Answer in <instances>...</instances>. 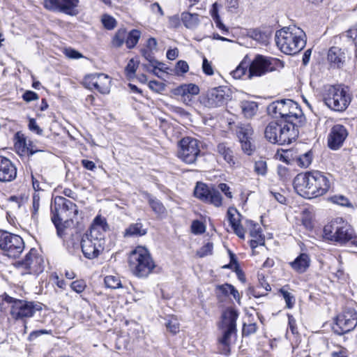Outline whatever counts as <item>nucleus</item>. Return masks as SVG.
<instances>
[{
  "mask_svg": "<svg viewBox=\"0 0 357 357\" xmlns=\"http://www.w3.org/2000/svg\"><path fill=\"white\" fill-rule=\"evenodd\" d=\"M331 187V175L320 171L298 174L294 179V188L297 193L307 199L326 194Z\"/></svg>",
  "mask_w": 357,
  "mask_h": 357,
  "instance_id": "1",
  "label": "nucleus"
},
{
  "mask_svg": "<svg viewBox=\"0 0 357 357\" xmlns=\"http://www.w3.org/2000/svg\"><path fill=\"white\" fill-rule=\"evenodd\" d=\"M109 229L105 218L97 215L90 227L89 233L83 236L81 241L84 256L93 259L100 255L105 244V233Z\"/></svg>",
  "mask_w": 357,
  "mask_h": 357,
  "instance_id": "2",
  "label": "nucleus"
},
{
  "mask_svg": "<svg viewBox=\"0 0 357 357\" xmlns=\"http://www.w3.org/2000/svg\"><path fill=\"white\" fill-rule=\"evenodd\" d=\"M275 40L277 46L284 54L294 55L305 46V33L296 26L284 27L276 31Z\"/></svg>",
  "mask_w": 357,
  "mask_h": 357,
  "instance_id": "3",
  "label": "nucleus"
},
{
  "mask_svg": "<svg viewBox=\"0 0 357 357\" xmlns=\"http://www.w3.org/2000/svg\"><path fill=\"white\" fill-rule=\"evenodd\" d=\"M238 317V312L233 308H227L222 314L218 324L222 334L218 337V349L222 355L229 356L231 354L232 339L236 337Z\"/></svg>",
  "mask_w": 357,
  "mask_h": 357,
  "instance_id": "4",
  "label": "nucleus"
},
{
  "mask_svg": "<svg viewBox=\"0 0 357 357\" xmlns=\"http://www.w3.org/2000/svg\"><path fill=\"white\" fill-rule=\"evenodd\" d=\"M267 112L273 118H280V122L293 123L292 124L298 128L305 119L303 113L298 105L290 99L273 102L268 106Z\"/></svg>",
  "mask_w": 357,
  "mask_h": 357,
  "instance_id": "5",
  "label": "nucleus"
},
{
  "mask_svg": "<svg viewBox=\"0 0 357 357\" xmlns=\"http://www.w3.org/2000/svg\"><path fill=\"white\" fill-rule=\"evenodd\" d=\"M293 123L272 121L265 129V137L271 143L279 145L289 144L298 136V128Z\"/></svg>",
  "mask_w": 357,
  "mask_h": 357,
  "instance_id": "6",
  "label": "nucleus"
},
{
  "mask_svg": "<svg viewBox=\"0 0 357 357\" xmlns=\"http://www.w3.org/2000/svg\"><path fill=\"white\" fill-rule=\"evenodd\" d=\"M323 100L330 109L342 112L350 105L351 95L349 88L344 85H330L325 88Z\"/></svg>",
  "mask_w": 357,
  "mask_h": 357,
  "instance_id": "7",
  "label": "nucleus"
},
{
  "mask_svg": "<svg viewBox=\"0 0 357 357\" xmlns=\"http://www.w3.org/2000/svg\"><path fill=\"white\" fill-rule=\"evenodd\" d=\"M52 220L57 229L58 235L61 236V225L63 222L73 221L78 214V208L75 204L62 197L55 199L52 206Z\"/></svg>",
  "mask_w": 357,
  "mask_h": 357,
  "instance_id": "8",
  "label": "nucleus"
},
{
  "mask_svg": "<svg viewBox=\"0 0 357 357\" xmlns=\"http://www.w3.org/2000/svg\"><path fill=\"white\" fill-rule=\"evenodd\" d=\"M325 238L340 244H344L356 238L354 229L342 218L331 220L324 228Z\"/></svg>",
  "mask_w": 357,
  "mask_h": 357,
  "instance_id": "9",
  "label": "nucleus"
},
{
  "mask_svg": "<svg viewBox=\"0 0 357 357\" xmlns=\"http://www.w3.org/2000/svg\"><path fill=\"white\" fill-rule=\"evenodd\" d=\"M128 261L131 271L139 278L146 277L155 266L149 250L142 246L131 252Z\"/></svg>",
  "mask_w": 357,
  "mask_h": 357,
  "instance_id": "10",
  "label": "nucleus"
},
{
  "mask_svg": "<svg viewBox=\"0 0 357 357\" xmlns=\"http://www.w3.org/2000/svg\"><path fill=\"white\" fill-rule=\"evenodd\" d=\"M22 275H39L44 271V259L36 248H31L24 259L15 263Z\"/></svg>",
  "mask_w": 357,
  "mask_h": 357,
  "instance_id": "11",
  "label": "nucleus"
},
{
  "mask_svg": "<svg viewBox=\"0 0 357 357\" xmlns=\"http://www.w3.org/2000/svg\"><path fill=\"white\" fill-rule=\"evenodd\" d=\"M200 152V142L195 138L185 137L178 142V157L187 164H193Z\"/></svg>",
  "mask_w": 357,
  "mask_h": 357,
  "instance_id": "12",
  "label": "nucleus"
},
{
  "mask_svg": "<svg viewBox=\"0 0 357 357\" xmlns=\"http://www.w3.org/2000/svg\"><path fill=\"white\" fill-rule=\"evenodd\" d=\"M0 249L8 257L16 258L23 252L24 243L18 235L8 232L0 233Z\"/></svg>",
  "mask_w": 357,
  "mask_h": 357,
  "instance_id": "13",
  "label": "nucleus"
},
{
  "mask_svg": "<svg viewBox=\"0 0 357 357\" xmlns=\"http://www.w3.org/2000/svg\"><path fill=\"white\" fill-rule=\"evenodd\" d=\"M7 301L12 303L10 314L12 318L16 320L31 317L37 311L41 310L39 304L33 302L13 299L11 297H9Z\"/></svg>",
  "mask_w": 357,
  "mask_h": 357,
  "instance_id": "14",
  "label": "nucleus"
},
{
  "mask_svg": "<svg viewBox=\"0 0 357 357\" xmlns=\"http://www.w3.org/2000/svg\"><path fill=\"white\" fill-rule=\"evenodd\" d=\"M229 99L228 89L223 86L211 89L202 98V103L207 107H222Z\"/></svg>",
  "mask_w": 357,
  "mask_h": 357,
  "instance_id": "15",
  "label": "nucleus"
},
{
  "mask_svg": "<svg viewBox=\"0 0 357 357\" xmlns=\"http://www.w3.org/2000/svg\"><path fill=\"white\" fill-rule=\"evenodd\" d=\"M356 325L357 312L353 309H347L337 317L333 330L337 334H344L351 331Z\"/></svg>",
  "mask_w": 357,
  "mask_h": 357,
  "instance_id": "16",
  "label": "nucleus"
},
{
  "mask_svg": "<svg viewBox=\"0 0 357 357\" xmlns=\"http://www.w3.org/2000/svg\"><path fill=\"white\" fill-rule=\"evenodd\" d=\"M85 86L91 90L96 89L102 94H107L110 91L111 78L104 73H93L85 76Z\"/></svg>",
  "mask_w": 357,
  "mask_h": 357,
  "instance_id": "17",
  "label": "nucleus"
},
{
  "mask_svg": "<svg viewBox=\"0 0 357 357\" xmlns=\"http://www.w3.org/2000/svg\"><path fill=\"white\" fill-rule=\"evenodd\" d=\"M195 196L200 200L219 207L222 205V196L215 188L198 182L194 190Z\"/></svg>",
  "mask_w": 357,
  "mask_h": 357,
  "instance_id": "18",
  "label": "nucleus"
},
{
  "mask_svg": "<svg viewBox=\"0 0 357 357\" xmlns=\"http://www.w3.org/2000/svg\"><path fill=\"white\" fill-rule=\"evenodd\" d=\"M273 59L258 54L250 61L249 60V70L248 78L252 79L254 77H261L269 71L273 70L272 62Z\"/></svg>",
  "mask_w": 357,
  "mask_h": 357,
  "instance_id": "19",
  "label": "nucleus"
},
{
  "mask_svg": "<svg viewBox=\"0 0 357 357\" xmlns=\"http://www.w3.org/2000/svg\"><path fill=\"white\" fill-rule=\"evenodd\" d=\"M347 128L342 124H335L330 130L327 137L328 146L332 150H338L347 138Z\"/></svg>",
  "mask_w": 357,
  "mask_h": 357,
  "instance_id": "20",
  "label": "nucleus"
},
{
  "mask_svg": "<svg viewBox=\"0 0 357 357\" xmlns=\"http://www.w3.org/2000/svg\"><path fill=\"white\" fill-rule=\"evenodd\" d=\"M17 176V168L6 157L0 155V181L10 182Z\"/></svg>",
  "mask_w": 357,
  "mask_h": 357,
  "instance_id": "21",
  "label": "nucleus"
},
{
  "mask_svg": "<svg viewBox=\"0 0 357 357\" xmlns=\"http://www.w3.org/2000/svg\"><path fill=\"white\" fill-rule=\"evenodd\" d=\"M14 147L16 152L20 155H33L38 151L32 147V142L27 141L23 134L17 132L15 136Z\"/></svg>",
  "mask_w": 357,
  "mask_h": 357,
  "instance_id": "22",
  "label": "nucleus"
},
{
  "mask_svg": "<svg viewBox=\"0 0 357 357\" xmlns=\"http://www.w3.org/2000/svg\"><path fill=\"white\" fill-rule=\"evenodd\" d=\"M241 215L233 207H230L227 210V219L231 226L234 233L241 238L245 237V230L241 225Z\"/></svg>",
  "mask_w": 357,
  "mask_h": 357,
  "instance_id": "23",
  "label": "nucleus"
},
{
  "mask_svg": "<svg viewBox=\"0 0 357 357\" xmlns=\"http://www.w3.org/2000/svg\"><path fill=\"white\" fill-rule=\"evenodd\" d=\"M328 61L333 68H341L346 61L345 50L338 47H331L327 55Z\"/></svg>",
  "mask_w": 357,
  "mask_h": 357,
  "instance_id": "24",
  "label": "nucleus"
},
{
  "mask_svg": "<svg viewBox=\"0 0 357 357\" xmlns=\"http://www.w3.org/2000/svg\"><path fill=\"white\" fill-rule=\"evenodd\" d=\"M247 226L250 227V234L252 237L250 245L252 250L259 245H264L265 240L261 234V228L259 225L252 220H248Z\"/></svg>",
  "mask_w": 357,
  "mask_h": 357,
  "instance_id": "25",
  "label": "nucleus"
},
{
  "mask_svg": "<svg viewBox=\"0 0 357 357\" xmlns=\"http://www.w3.org/2000/svg\"><path fill=\"white\" fill-rule=\"evenodd\" d=\"M310 259L305 253L300 254L294 261L289 262L291 268L298 273H303L309 268Z\"/></svg>",
  "mask_w": 357,
  "mask_h": 357,
  "instance_id": "26",
  "label": "nucleus"
},
{
  "mask_svg": "<svg viewBox=\"0 0 357 357\" xmlns=\"http://www.w3.org/2000/svg\"><path fill=\"white\" fill-rule=\"evenodd\" d=\"M199 88L195 84H182L174 89V94L182 97L184 101L190 100V96L197 95Z\"/></svg>",
  "mask_w": 357,
  "mask_h": 357,
  "instance_id": "27",
  "label": "nucleus"
},
{
  "mask_svg": "<svg viewBox=\"0 0 357 357\" xmlns=\"http://www.w3.org/2000/svg\"><path fill=\"white\" fill-rule=\"evenodd\" d=\"M217 151L221 155L225 162L230 166L235 164L234 156L231 149L225 143H220L217 146Z\"/></svg>",
  "mask_w": 357,
  "mask_h": 357,
  "instance_id": "28",
  "label": "nucleus"
},
{
  "mask_svg": "<svg viewBox=\"0 0 357 357\" xmlns=\"http://www.w3.org/2000/svg\"><path fill=\"white\" fill-rule=\"evenodd\" d=\"M181 20L184 26L188 29H194L199 23V15L197 13L183 12L181 15Z\"/></svg>",
  "mask_w": 357,
  "mask_h": 357,
  "instance_id": "29",
  "label": "nucleus"
},
{
  "mask_svg": "<svg viewBox=\"0 0 357 357\" xmlns=\"http://www.w3.org/2000/svg\"><path fill=\"white\" fill-rule=\"evenodd\" d=\"M79 0H61V12L69 15H76Z\"/></svg>",
  "mask_w": 357,
  "mask_h": 357,
  "instance_id": "30",
  "label": "nucleus"
},
{
  "mask_svg": "<svg viewBox=\"0 0 357 357\" xmlns=\"http://www.w3.org/2000/svg\"><path fill=\"white\" fill-rule=\"evenodd\" d=\"M146 234V229L143 228V225L140 222L131 224L124 232V236H141Z\"/></svg>",
  "mask_w": 357,
  "mask_h": 357,
  "instance_id": "31",
  "label": "nucleus"
},
{
  "mask_svg": "<svg viewBox=\"0 0 357 357\" xmlns=\"http://www.w3.org/2000/svg\"><path fill=\"white\" fill-rule=\"evenodd\" d=\"M249 59L245 56L236 68L231 73L234 79H238L243 76H248V68H249Z\"/></svg>",
  "mask_w": 357,
  "mask_h": 357,
  "instance_id": "32",
  "label": "nucleus"
},
{
  "mask_svg": "<svg viewBox=\"0 0 357 357\" xmlns=\"http://www.w3.org/2000/svg\"><path fill=\"white\" fill-rule=\"evenodd\" d=\"M242 113L247 118L253 116L257 111V105L252 101H243L241 102Z\"/></svg>",
  "mask_w": 357,
  "mask_h": 357,
  "instance_id": "33",
  "label": "nucleus"
},
{
  "mask_svg": "<svg viewBox=\"0 0 357 357\" xmlns=\"http://www.w3.org/2000/svg\"><path fill=\"white\" fill-rule=\"evenodd\" d=\"M252 134L253 130L250 124H243L238 128L237 135L239 140L252 139Z\"/></svg>",
  "mask_w": 357,
  "mask_h": 357,
  "instance_id": "34",
  "label": "nucleus"
},
{
  "mask_svg": "<svg viewBox=\"0 0 357 357\" xmlns=\"http://www.w3.org/2000/svg\"><path fill=\"white\" fill-rule=\"evenodd\" d=\"M141 36V32L137 29H132L127 33L126 44L128 49L133 48L138 43Z\"/></svg>",
  "mask_w": 357,
  "mask_h": 357,
  "instance_id": "35",
  "label": "nucleus"
},
{
  "mask_svg": "<svg viewBox=\"0 0 357 357\" xmlns=\"http://www.w3.org/2000/svg\"><path fill=\"white\" fill-rule=\"evenodd\" d=\"M127 36V31L126 29L121 28L119 29L116 33L114 34L112 40V45L114 47H120L123 45L124 43H126V38Z\"/></svg>",
  "mask_w": 357,
  "mask_h": 357,
  "instance_id": "36",
  "label": "nucleus"
},
{
  "mask_svg": "<svg viewBox=\"0 0 357 357\" xmlns=\"http://www.w3.org/2000/svg\"><path fill=\"white\" fill-rule=\"evenodd\" d=\"M145 195L146 197L148 199L150 206L155 213L161 215L165 213V208L159 200L152 197L148 193H145Z\"/></svg>",
  "mask_w": 357,
  "mask_h": 357,
  "instance_id": "37",
  "label": "nucleus"
},
{
  "mask_svg": "<svg viewBox=\"0 0 357 357\" xmlns=\"http://www.w3.org/2000/svg\"><path fill=\"white\" fill-rule=\"evenodd\" d=\"M25 199L21 197L11 196L8 199V207L13 212H17L24 204Z\"/></svg>",
  "mask_w": 357,
  "mask_h": 357,
  "instance_id": "38",
  "label": "nucleus"
},
{
  "mask_svg": "<svg viewBox=\"0 0 357 357\" xmlns=\"http://www.w3.org/2000/svg\"><path fill=\"white\" fill-rule=\"evenodd\" d=\"M328 200L333 204H337V205H340L342 206H346V207L352 208H354L353 204L349 200V199L342 195H335L331 196L328 198Z\"/></svg>",
  "mask_w": 357,
  "mask_h": 357,
  "instance_id": "39",
  "label": "nucleus"
},
{
  "mask_svg": "<svg viewBox=\"0 0 357 357\" xmlns=\"http://www.w3.org/2000/svg\"><path fill=\"white\" fill-rule=\"evenodd\" d=\"M105 284L107 288L118 289L122 287L121 282L119 276L107 275L105 278Z\"/></svg>",
  "mask_w": 357,
  "mask_h": 357,
  "instance_id": "40",
  "label": "nucleus"
},
{
  "mask_svg": "<svg viewBox=\"0 0 357 357\" xmlns=\"http://www.w3.org/2000/svg\"><path fill=\"white\" fill-rule=\"evenodd\" d=\"M287 286H284L282 288L280 289V293L282 295L286 305L288 308H292L295 303V298L294 296L287 291Z\"/></svg>",
  "mask_w": 357,
  "mask_h": 357,
  "instance_id": "41",
  "label": "nucleus"
},
{
  "mask_svg": "<svg viewBox=\"0 0 357 357\" xmlns=\"http://www.w3.org/2000/svg\"><path fill=\"white\" fill-rule=\"evenodd\" d=\"M153 50L151 49H148L146 47L142 48L141 50V54L142 56L149 63H151V65H157L158 64V61L155 59V56H153Z\"/></svg>",
  "mask_w": 357,
  "mask_h": 357,
  "instance_id": "42",
  "label": "nucleus"
},
{
  "mask_svg": "<svg viewBox=\"0 0 357 357\" xmlns=\"http://www.w3.org/2000/svg\"><path fill=\"white\" fill-rule=\"evenodd\" d=\"M43 5L49 10L61 12V0H44Z\"/></svg>",
  "mask_w": 357,
  "mask_h": 357,
  "instance_id": "43",
  "label": "nucleus"
},
{
  "mask_svg": "<svg viewBox=\"0 0 357 357\" xmlns=\"http://www.w3.org/2000/svg\"><path fill=\"white\" fill-rule=\"evenodd\" d=\"M312 152L307 151L305 153L301 155L298 158L299 165L303 167H307L312 162Z\"/></svg>",
  "mask_w": 357,
  "mask_h": 357,
  "instance_id": "44",
  "label": "nucleus"
},
{
  "mask_svg": "<svg viewBox=\"0 0 357 357\" xmlns=\"http://www.w3.org/2000/svg\"><path fill=\"white\" fill-rule=\"evenodd\" d=\"M255 172L259 174L264 176L267 172L266 162L263 160H259L255 163Z\"/></svg>",
  "mask_w": 357,
  "mask_h": 357,
  "instance_id": "45",
  "label": "nucleus"
},
{
  "mask_svg": "<svg viewBox=\"0 0 357 357\" xmlns=\"http://www.w3.org/2000/svg\"><path fill=\"white\" fill-rule=\"evenodd\" d=\"M86 287V282L83 280H77L70 284V288L78 294L83 292Z\"/></svg>",
  "mask_w": 357,
  "mask_h": 357,
  "instance_id": "46",
  "label": "nucleus"
},
{
  "mask_svg": "<svg viewBox=\"0 0 357 357\" xmlns=\"http://www.w3.org/2000/svg\"><path fill=\"white\" fill-rule=\"evenodd\" d=\"M102 22L103 26L108 30L113 29L116 25L115 19L107 15H104L102 16Z\"/></svg>",
  "mask_w": 357,
  "mask_h": 357,
  "instance_id": "47",
  "label": "nucleus"
},
{
  "mask_svg": "<svg viewBox=\"0 0 357 357\" xmlns=\"http://www.w3.org/2000/svg\"><path fill=\"white\" fill-rule=\"evenodd\" d=\"M231 284L225 283L216 287V294L218 297L220 296H228L231 290Z\"/></svg>",
  "mask_w": 357,
  "mask_h": 357,
  "instance_id": "48",
  "label": "nucleus"
},
{
  "mask_svg": "<svg viewBox=\"0 0 357 357\" xmlns=\"http://www.w3.org/2000/svg\"><path fill=\"white\" fill-rule=\"evenodd\" d=\"M213 248V243H207L197 252V255L199 257H204L206 256L210 255L212 254Z\"/></svg>",
  "mask_w": 357,
  "mask_h": 357,
  "instance_id": "49",
  "label": "nucleus"
},
{
  "mask_svg": "<svg viewBox=\"0 0 357 357\" xmlns=\"http://www.w3.org/2000/svg\"><path fill=\"white\" fill-rule=\"evenodd\" d=\"M148 86L151 91L156 93H161L165 89V84L156 80L150 81Z\"/></svg>",
  "mask_w": 357,
  "mask_h": 357,
  "instance_id": "50",
  "label": "nucleus"
},
{
  "mask_svg": "<svg viewBox=\"0 0 357 357\" xmlns=\"http://www.w3.org/2000/svg\"><path fill=\"white\" fill-rule=\"evenodd\" d=\"M191 230L195 234H201L205 232V226L202 222L194 220L191 225Z\"/></svg>",
  "mask_w": 357,
  "mask_h": 357,
  "instance_id": "51",
  "label": "nucleus"
},
{
  "mask_svg": "<svg viewBox=\"0 0 357 357\" xmlns=\"http://www.w3.org/2000/svg\"><path fill=\"white\" fill-rule=\"evenodd\" d=\"M40 207V197L38 194H34L33 195V202H32V218L33 219L38 218V212Z\"/></svg>",
  "mask_w": 357,
  "mask_h": 357,
  "instance_id": "52",
  "label": "nucleus"
},
{
  "mask_svg": "<svg viewBox=\"0 0 357 357\" xmlns=\"http://www.w3.org/2000/svg\"><path fill=\"white\" fill-rule=\"evenodd\" d=\"M257 330V326L256 323L244 324L243 327V335H250L256 333Z\"/></svg>",
  "mask_w": 357,
  "mask_h": 357,
  "instance_id": "53",
  "label": "nucleus"
},
{
  "mask_svg": "<svg viewBox=\"0 0 357 357\" xmlns=\"http://www.w3.org/2000/svg\"><path fill=\"white\" fill-rule=\"evenodd\" d=\"M137 68V63L134 59H130L126 68V75L129 77L134 76Z\"/></svg>",
  "mask_w": 357,
  "mask_h": 357,
  "instance_id": "54",
  "label": "nucleus"
},
{
  "mask_svg": "<svg viewBox=\"0 0 357 357\" xmlns=\"http://www.w3.org/2000/svg\"><path fill=\"white\" fill-rule=\"evenodd\" d=\"M252 139H249L247 140H239L241 144L242 150L245 153L250 155L252 154L253 151V145L252 144L250 140Z\"/></svg>",
  "mask_w": 357,
  "mask_h": 357,
  "instance_id": "55",
  "label": "nucleus"
},
{
  "mask_svg": "<svg viewBox=\"0 0 357 357\" xmlns=\"http://www.w3.org/2000/svg\"><path fill=\"white\" fill-rule=\"evenodd\" d=\"M202 70H203V72L206 75L211 76L214 74V70H213V68L212 66L211 63L210 61H208V59L205 57H204V59H203Z\"/></svg>",
  "mask_w": 357,
  "mask_h": 357,
  "instance_id": "56",
  "label": "nucleus"
},
{
  "mask_svg": "<svg viewBox=\"0 0 357 357\" xmlns=\"http://www.w3.org/2000/svg\"><path fill=\"white\" fill-rule=\"evenodd\" d=\"M64 54L68 58L73 59H77L83 57V55L80 52L72 48L65 49Z\"/></svg>",
  "mask_w": 357,
  "mask_h": 357,
  "instance_id": "57",
  "label": "nucleus"
},
{
  "mask_svg": "<svg viewBox=\"0 0 357 357\" xmlns=\"http://www.w3.org/2000/svg\"><path fill=\"white\" fill-rule=\"evenodd\" d=\"M28 127L31 131L36 132L38 135H42L43 130L38 126L34 119H29Z\"/></svg>",
  "mask_w": 357,
  "mask_h": 357,
  "instance_id": "58",
  "label": "nucleus"
},
{
  "mask_svg": "<svg viewBox=\"0 0 357 357\" xmlns=\"http://www.w3.org/2000/svg\"><path fill=\"white\" fill-rule=\"evenodd\" d=\"M188 70H189V66L186 61L180 60L176 63V73H178L179 72H181L182 73H185Z\"/></svg>",
  "mask_w": 357,
  "mask_h": 357,
  "instance_id": "59",
  "label": "nucleus"
},
{
  "mask_svg": "<svg viewBox=\"0 0 357 357\" xmlns=\"http://www.w3.org/2000/svg\"><path fill=\"white\" fill-rule=\"evenodd\" d=\"M331 357H348V351L344 347H337L331 353Z\"/></svg>",
  "mask_w": 357,
  "mask_h": 357,
  "instance_id": "60",
  "label": "nucleus"
},
{
  "mask_svg": "<svg viewBox=\"0 0 357 357\" xmlns=\"http://www.w3.org/2000/svg\"><path fill=\"white\" fill-rule=\"evenodd\" d=\"M22 98L26 102L36 100L39 98L38 95L32 91H26L22 96Z\"/></svg>",
  "mask_w": 357,
  "mask_h": 357,
  "instance_id": "61",
  "label": "nucleus"
},
{
  "mask_svg": "<svg viewBox=\"0 0 357 357\" xmlns=\"http://www.w3.org/2000/svg\"><path fill=\"white\" fill-rule=\"evenodd\" d=\"M226 7L228 11L236 13L238 8V0H226Z\"/></svg>",
  "mask_w": 357,
  "mask_h": 357,
  "instance_id": "62",
  "label": "nucleus"
},
{
  "mask_svg": "<svg viewBox=\"0 0 357 357\" xmlns=\"http://www.w3.org/2000/svg\"><path fill=\"white\" fill-rule=\"evenodd\" d=\"M288 324H289V328L292 333V334H298V328L296 326V323L294 317L292 315L289 314L288 315Z\"/></svg>",
  "mask_w": 357,
  "mask_h": 357,
  "instance_id": "63",
  "label": "nucleus"
},
{
  "mask_svg": "<svg viewBox=\"0 0 357 357\" xmlns=\"http://www.w3.org/2000/svg\"><path fill=\"white\" fill-rule=\"evenodd\" d=\"M347 36L351 38L357 46V24L347 31Z\"/></svg>",
  "mask_w": 357,
  "mask_h": 357,
  "instance_id": "64",
  "label": "nucleus"
}]
</instances>
